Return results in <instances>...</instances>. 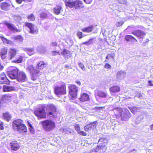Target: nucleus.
<instances>
[{"instance_id":"53","label":"nucleus","mask_w":153,"mask_h":153,"mask_svg":"<svg viewBox=\"0 0 153 153\" xmlns=\"http://www.w3.org/2000/svg\"><path fill=\"white\" fill-rule=\"evenodd\" d=\"M104 108L103 107H95L94 108V109L96 110H99Z\"/></svg>"},{"instance_id":"27","label":"nucleus","mask_w":153,"mask_h":153,"mask_svg":"<svg viewBox=\"0 0 153 153\" xmlns=\"http://www.w3.org/2000/svg\"><path fill=\"white\" fill-rule=\"evenodd\" d=\"M70 53V51L65 48L64 49L61 53V54L65 59L68 58L69 57Z\"/></svg>"},{"instance_id":"25","label":"nucleus","mask_w":153,"mask_h":153,"mask_svg":"<svg viewBox=\"0 0 153 153\" xmlns=\"http://www.w3.org/2000/svg\"><path fill=\"white\" fill-rule=\"evenodd\" d=\"M120 90V87L117 85H114L109 88L110 91L113 93H116L119 92Z\"/></svg>"},{"instance_id":"32","label":"nucleus","mask_w":153,"mask_h":153,"mask_svg":"<svg viewBox=\"0 0 153 153\" xmlns=\"http://www.w3.org/2000/svg\"><path fill=\"white\" fill-rule=\"evenodd\" d=\"M24 50L30 56L33 55L35 53L34 49L33 48H25Z\"/></svg>"},{"instance_id":"11","label":"nucleus","mask_w":153,"mask_h":153,"mask_svg":"<svg viewBox=\"0 0 153 153\" xmlns=\"http://www.w3.org/2000/svg\"><path fill=\"white\" fill-rule=\"evenodd\" d=\"M16 79L18 82H24L27 80V77L24 72L19 71Z\"/></svg>"},{"instance_id":"36","label":"nucleus","mask_w":153,"mask_h":153,"mask_svg":"<svg viewBox=\"0 0 153 153\" xmlns=\"http://www.w3.org/2000/svg\"><path fill=\"white\" fill-rule=\"evenodd\" d=\"M115 56V54L114 53L108 54L107 56L106 57V59L105 60V62H108V61L107 59L109 60V59H112L113 60Z\"/></svg>"},{"instance_id":"34","label":"nucleus","mask_w":153,"mask_h":153,"mask_svg":"<svg viewBox=\"0 0 153 153\" xmlns=\"http://www.w3.org/2000/svg\"><path fill=\"white\" fill-rule=\"evenodd\" d=\"M62 9V7L61 6L57 5L53 9L54 13L56 15H58L60 13V11Z\"/></svg>"},{"instance_id":"14","label":"nucleus","mask_w":153,"mask_h":153,"mask_svg":"<svg viewBox=\"0 0 153 153\" xmlns=\"http://www.w3.org/2000/svg\"><path fill=\"white\" fill-rule=\"evenodd\" d=\"M7 49L6 47H4L1 49L0 52V55L1 59L4 62L7 61Z\"/></svg>"},{"instance_id":"4","label":"nucleus","mask_w":153,"mask_h":153,"mask_svg":"<svg viewBox=\"0 0 153 153\" xmlns=\"http://www.w3.org/2000/svg\"><path fill=\"white\" fill-rule=\"evenodd\" d=\"M44 130L46 131H51L56 127L55 123L51 120H46L40 122Z\"/></svg>"},{"instance_id":"15","label":"nucleus","mask_w":153,"mask_h":153,"mask_svg":"<svg viewBox=\"0 0 153 153\" xmlns=\"http://www.w3.org/2000/svg\"><path fill=\"white\" fill-rule=\"evenodd\" d=\"M131 34L140 39L143 38L146 35L144 31L140 30H137L132 31Z\"/></svg>"},{"instance_id":"21","label":"nucleus","mask_w":153,"mask_h":153,"mask_svg":"<svg viewBox=\"0 0 153 153\" xmlns=\"http://www.w3.org/2000/svg\"><path fill=\"white\" fill-rule=\"evenodd\" d=\"M95 95L101 98H106L107 94L106 92L100 90H97L95 92Z\"/></svg>"},{"instance_id":"57","label":"nucleus","mask_w":153,"mask_h":153,"mask_svg":"<svg viewBox=\"0 0 153 153\" xmlns=\"http://www.w3.org/2000/svg\"><path fill=\"white\" fill-rule=\"evenodd\" d=\"M51 45L53 47H56L57 46V43L56 42H53L51 43Z\"/></svg>"},{"instance_id":"45","label":"nucleus","mask_w":153,"mask_h":153,"mask_svg":"<svg viewBox=\"0 0 153 153\" xmlns=\"http://www.w3.org/2000/svg\"><path fill=\"white\" fill-rule=\"evenodd\" d=\"M74 128L75 130L78 132L80 130L79 125L78 124H76L74 126Z\"/></svg>"},{"instance_id":"49","label":"nucleus","mask_w":153,"mask_h":153,"mask_svg":"<svg viewBox=\"0 0 153 153\" xmlns=\"http://www.w3.org/2000/svg\"><path fill=\"white\" fill-rule=\"evenodd\" d=\"M28 124V126L30 127V128H29V129L30 130V132H31L33 131V128L32 127V125L30 124V123L29 121H27Z\"/></svg>"},{"instance_id":"43","label":"nucleus","mask_w":153,"mask_h":153,"mask_svg":"<svg viewBox=\"0 0 153 153\" xmlns=\"http://www.w3.org/2000/svg\"><path fill=\"white\" fill-rule=\"evenodd\" d=\"M0 38L3 41L6 42L7 43L9 44L10 43V40L7 39L6 38L4 37L3 36H0Z\"/></svg>"},{"instance_id":"33","label":"nucleus","mask_w":153,"mask_h":153,"mask_svg":"<svg viewBox=\"0 0 153 153\" xmlns=\"http://www.w3.org/2000/svg\"><path fill=\"white\" fill-rule=\"evenodd\" d=\"M99 145L102 146L105 145L108 142V140L106 138L101 137L99 140Z\"/></svg>"},{"instance_id":"61","label":"nucleus","mask_w":153,"mask_h":153,"mask_svg":"<svg viewBox=\"0 0 153 153\" xmlns=\"http://www.w3.org/2000/svg\"><path fill=\"white\" fill-rule=\"evenodd\" d=\"M82 44V45H90V44H89V42L88 41H86L85 42H83Z\"/></svg>"},{"instance_id":"18","label":"nucleus","mask_w":153,"mask_h":153,"mask_svg":"<svg viewBox=\"0 0 153 153\" xmlns=\"http://www.w3.org/2000/svg\"><path fill=\"white\" fill-rule=\"evenodd\" d=\"M4 24L11 31H12L15 32H20V30L18 29L12 24L6 21L4 22Z\"/></svg>"},{"instance_id":"63","label":"nucleus","mask_w":153,"mask_h":153,"mask_svg":"<svg viewBox=\"0 0 153 153\" xmlns=\"http://www.w3.org/2000/svg\"><path fill=\"white\" fill-rule=\"evenodd\" d=\"M65 67L67 69H69L70 68V66L68 65H65Z\"/></svg>"},{"instance_id":"30","label":"nucleus","mask_w":153,"mask_h":153,"mask_svg":"<svg viewBox=\"0 0 153 153\" xmlns=\"http://www.w3.org/2000/svg\"><path fill=\"white\" fill-rule=\"evenodd\" d=\"M3 117L4 119L6 120L7 122H9L12 118L11 115L8 112L4 113L3 114Z\"/></svg>"},{"instance_id":"10","label":"nucleus","mask_w":153,"mask_h":153,"mask_svg":"<svg viewBox=\"0 0 153 153\" xmlns=\"http://www.w3.org/2000/svg\"><path fill=\"white\" fill-rule=\"evenodd\" d=\"M25 26L30 30L29 33L31 34H37L38 32V30L34 27V25L31 23L26 22L25 23Z\"/></svg>"},{"instance_id":"22","label":"nucleus","mask_w":153,"mask_h":153,"mask_svg":"<svg viewBox=\"0 0 153 153\" xmlns=\"http://www.w3.org/2000/svg\"><path fill=\"white\" fill-rule=\"evenodd\" d=\"M23 58L24 57L22 56L18 55L17 56H15L14 59L12 60V62L15 63H21L23 61Z\"/></svg>"},{"instance_id":"5","label":"nucleus","mask_w":153,"mask_h":153,"mask_svg":"<svg viewBox=\"0 0 153 153\" xmlns=\"http://www.w3.org/2000/svg\"><path fill=\"white\" fill-rule=\"evenodd\" d=\"M47 115L54 118L57 117L58 111L56 106L53 104H48L46 105Z\"/></svg>"},{"instance_id":"19","label":"nucleus","mask_w":153,"mask_h":153,"mask_svg":"<svg viewBox=\"0 0 153 153\" xmlns=\"http://www.w3.org/2000/svg\"><path fill=\"white\" fill-rule=\"evenodd\" d=\"M107 149V147L105 145L102 146L98 145L95 149L94 151L97 153H104Z\"/></svg>"},{"instance_id":"44","label":"nucleus","mask_w":153,"mask_h":153,"mask_svg":"<svg viewBox=\"0 0 153 153\" xmlns=\"http://www.w3.org/2000/svg\"><path fill=\"white\" fill-rule=\"evenodd\" d=\"M60 53L57 51H53L51 52V55L52 56H56L57 55H60Z\"/></svg>"},{"instance_id":"64","label":"nucleus","mask_w":153,"mask_h":153,"mask_svg":"<svg viewBox=\"0 0 153 153\" xmlns=\"http://www.w3.org/2000/svg\"><path fill=\"white\" fill-rule=\"evenodd\" d=\"M143 97L142 95L141 94H140L138 95V97L140 99H142Z\"/></svg>"},{"instance_id":"59","label":"nucleus","mask_w":153,"mask_h":153,"mask_svg":"<svg viewBox=\"0 0 153 153\" xmlns=\"http://www.w3.org/2000/svg\"><path fill=\"white\" fill-rule=\"evenodd\" d=\"M84 1L87 4H90L92 2L93 0H84Z\"/></svg>"},{"instance_id":"2","label":"nucleus","mask_w":153,"mask_h":153,"mask_svg":"<svg viewBox=\"0 0 153 153\" xmlns=\"http://www.w3.org/2000/svg\"><path fill=\"white\" fill-rule=\"evenodd\" d=\"M12 126L13 129L16 130L20 133H24L27 132V127L22 119H17L14 120Z\"/></svg>"},{"instance_id":"46","label":"nucleus","mask_w":153,"mask_h":153,"mask_svg":"<svg viewBox=\"0 0 153 153\" xmlns=\"http://www.w3.org/2000/svg\"><path fill=\"white\" fill-rule=\"evenodd\" d=\"M124 24V22L122 21L118 22H116V25L117 27H119L122 26Z\"/></svg>"},{"instance_id":"52","label":"nucleus","mask_w":153,"mask_h":153,"mask_svg":"<svg viewBox=\"0 0 153 153\" xmlns=\"http://www.w3.org/2000/svg\"><path fill=\"white\" fill-rule=\"evenodd\" d=\"M94 39V38H92L89 39L88 40V42L90 44V45L92 44L93 43H94L93 40Z\"/></svg>"},{"instance_id":"62","label":"nucleus","mask_w":153,"mask_h":153,"mask_svg":"<svg viewBox=\"0 0 153 153\" xmlns=\"http://www.w3.org/2000/svg\"><path fill=\"white\" fill-rule=\"evenodd\" d=\"M75 82L79 85H81V82L79 81H76Z\"/></svg>"},{"instance_id":"55","label":"nucleus","mask_w":153,"mask_h":153,"mask_svg":"<svg viewBox=\"0 0 153 153\" xmlns=\"http://www.w3.org/2000/svg\"><path fill=\"white\" fill-rule=\"evenodd\" d=\"M129 109L131 112L133 113L134 114L136 112L135 110L134 109L135 108L133 107H131L129 108Z\"/></svg>"},{"instance_id":"9","label":"nucleus","mask_w":153,"mask_h":153,"mask_svg":"<svg viewBox=\"0 0 153 153\" xmlns=\"http://www.w3.org/2000/svg\"><path fill=\"white\" fill-rule=\"evenodd\" d=\"M17 50L16 48H10L8 53L7 61L14 59L17 53Z\"/></svg>"},{"instance_id":"12","label":"nucleus","mask_w":153,"mask_h":153,"mask_svg":"<svg viewBox=\"0 0 153 153\" xmlns=\"http://www.w3.org/2000/svg\"><path fill=\"white\" fill-rule=\"evenodd\" d=\"M131 114L129 111L126 109L124 111H122L121 114V119L124 121H127L130 117Z\"/></svg>"},{"instance_id":"31","label":"nucleus","mask_w":153,"mask_h":153,"mask_svg":"<svg viewBox=\"0 0 153 153\" xmlns=\"http://www.w3.org/2000/svg\"><path fill=\"white\" fill-rule=\"evenodd\" d=\"M10 6V4L6 2L1 3L0 5L1 8L3 10H7Z\"/></svg>"},{"instance_id":"37","label":"nucleus","mask_w":153,"mask_h":153,"mask_svg":"<svg viewBox=\"0 0 153 153\" xmlns=\"http://www.w3.org/2000/svg\"><path fill=\"white\" fill-rule=\"evenodd\" d=\"M48 13L47 12L43 11L40 13V17L43 19H45L47 18Z\"/></svg>"},{"instance_id":"58","label":"nucleus","mask_w":153,"mask_h":153,"mask_svg":"<svg viewBox=\"0 0 153 153\" xmlns=\"http://www.w3.org/2000/svg\"><path fill=\"white\" fill-rule=\"evenodd\" d=\"M149 83V84L150 86H153V81L152 80H149L148 81Z\"/></svg>"},{"instance_id":"29","label":"nucleus","mask_w":153,"mask_h":153,"mask_svg":"<svg viewBox=\"0 0 153 153\" xmlns=\"http://www.w3.org/2000/svg\"><path fill=\"white\" fill-rule=\"evenodd\" d=\"M64 1L66 6L70 8H73L74 1L73 0H65Z\"/></svg>"},{"instance_id":"26","label":"nucleus","mask_w":153,"mask_h":153,"mask_svg":"<svg viewBox=\"0 0 153 153\" xmlns=\"http://www.w3.org/2000/svg\"><path fill=\"white\" fill-rule=\"evenodd\" d=\"M94 28V26L91 25L83 28L81 30L83 32L89 33L91 32L93 30Z\"/></svg>"},{"instance_id":"50","label":"nucleus","mask_w":153,"mask_h":153,"mask_svg":"<svg viewBox=\"0 0 153 153\" xmlns=\"http://www.w3.org/2000/svg\"><path fill=\"white\" fill-rule=\"evenodd\" d=\"M88 125H87L84 127V129L86 131H89L91 129Z\"/></svg>"},{"instance_id":"40","label":"nucleus","mask_w":153,"mask_h":153,"mask_svg":"<svg viewBox=\"0 0 153 153\" xmlns=\"http://www.w3.org/2000/svg\"><path fill=\"white\" fill-rule=\"evenodd\" d=\"M124 72L122 71H118L117 73V77L118 78L123 77L124 76Z\"/></svg>"},{"instance_id":"7","label":"nucleus","mask_w":153,"mask_h":153,"mask_svg":"<svg viewBox=\"0 0 153 153\" xmlns=\"http://www.w3.org/2000/svg\"><path fill=\"white\" fill-rule=\"evenodd\" d=\"M68 94L71 98L73 99H75L77 96L78 88L75 85L70 84L68 87Z\"/></svg>"},{"instance_id":"17","label":"nucleus","mask_w":153,"mask_h":153,"mask_svg":"<svg viewBox=\"0 0 153 153\" xmlns=\"http://www.w3.org/2000/svg\"><path fill=\"white\" fill-rule=\"evenodd\" d=\"M10 146L12 150L17 151L20 148L19 143L17 141L13 140L10 143Z\"/></svg>"},{"instance_id":"23","label":"nucleus","mask_w":153,"mask_h":153,"mask_svg":"<svg viewBox=\"0 0 153 153\" xmlns=\"http://www.w3.org/2000/svg\"><path fill=\"white\" fill-rule=\"evenodd\" d=\"M15 89V87L14 86H8L4 85L3 87V91L4 92L11 91H14Z\"/></svg>"},{"instance_id":"51","label":"nucleus","mask_w":153,"mask_h":153,"mask_svg":"<svg viewBox=\"0 0 153 153\" xmlns=\"http://www.w3.org/2000/svg\"><path fill=\"white\" fill-rule=\"evenodd\" d=\"M111 67V65L108 63H106L104 65V67L106 68H110Z\"/></svg>"},{"instance_id":"42","label":"nucleus","mask_w":153,"mask_h":153,"mask_svg":"<svg viewBox=\"0 0 153 153\" xmlns=\"http://www.w3.org/2000/svg\"><path fill=\"white\" fill-rule=\"evenodd\" d=\"M88 126L90 127L91 130L92 129H94L96 127V124L94 122L88 124Z\"/></svg>"},{"instance_id":"8","label":"nucleus","mask_w":153,"mask_h":153,"mask_svg":"<svg viewBox=\"0 0 153 153\" xmlns=\"http://www.w3.org/2000/svg\"><path fill=\"white\" fill-rule=\"evenodd\" d=\"M19 71V70L17 68L14 67L7 72L8 75L11 79H16Z\"/></svg>"},{"instance_id":"16","label":"nucleus","mask_w":153,"mask_h":153,"mask_svg":"<svg viewBox=\"0 0 153 153\" xmlns=\"http://www.w3.org/2000/svg\"><path fill=\"white\" fill-rule=\"evenodd\" d=\"M83 7V3L82 1L79 0L74 1L73 8H75L76 9H79Z\"/></svg>"},{"instance_id":"41","label":"nucleus","mask_w":153,"mask_h":153,"mask_svg":"<svg viewBox=\"0 0 153 153\" xmlns=\"http://www.w3.org/2000/svg\"><path fill=\"white\" fill-rule=\"evenodd\" d=\"M76 35L77 37L80 39H82L84 36L82 32L80 31H78L77 32Z\"/></svg>"},{"instance_id":"47","label":"nucleus","mask_w":153,"mask_h":153,"mask_svg":"<svg viewBox=\"0 0 153 153\" xmlns=\"http://www.w3.org/2000/svg\"><path fill=\"white\" fill-rule=\"evenodd\" d=\"M79 67L82 69L83 71H85V68L84 64L82 63H79L78 64Z\"/></svg>"},{"instance_id":"6","label":"nucleus","mask_w":153,"mask_h":153,"mask_svg":"<svg viewBox=\"0 0 153 153\" xmlns=\"http://www.w3.org/2000/svg\"><path fill=\"white\" fill-rule=\"evenodd\" d=\"M60 86H56L54 88V93L57 96L65 95L67 93L66 84L63 82Z\"/></svg>"},{"instance_id":"39","label":"nucleus","mask_w":153,"mask_h":153,"mask_svg":"<svg viewBox=\"0 0 153 153\" xmlns=\"http://www.w3.org/2000/svg\"><path fill=\"white\" fill-rule=\"evenodd\" d=\"M12 97V94H6L4 95L2 98V99L4 100H9Z\"/></svg>"},{"instance_id":"20","label":"nucleus","mask_w":153,"mask_h":153,"mask_svg":"<svg viewBox=\"0 0 153 153\" xmlns=\"http://www.w3.org/2000/svg\"><path fill=\"white\" fill-rule=\"evenodd\" d=\"M79 100L81 102H85L89 101L90 98L89 95L88 94L86 93H82L80 94Z\"/></svg>"},{"instance_id":"3","label":"nucleus","mask_w":153,"mask_h":153,"mask_svg":"<svg viewBox=\"0 0 153 153\" xmlns=\"http://www.w3.org/2000/svg\"><path fill=\"white\" fill-rule=\"evenodd\" d=\"M46 106L45 104H41L34 110L33 113L38 119H45L47 118V114L45 111Z\"/></svg>"},{"instance_id":"54","label":"nucleus","mask_w":153,"mask_h":153,"mask_svg":"<svg viewBox=\"0 0 153 153\" xmlns=\"http://www.w3.org/2000/svg\"><path fill=\"white\" fill-rule=\"evenodd\" d=\"M5 100H3L2 98L1 100L0 101V106H3V105L5 103V102L4 101Z\"/></svg>"},{"instance_id":"56","label":"nucleus","mask_w":153,"mask_h":153,"mask_svg":"<svg viewBox=\"0 0 153 153\" xmlns=\"http://www.w3.org/2000/svg\"><path fill=\"white\" fill-rule=\"evenodd\" d=\"M3 122H0V128L1 130H4V127L3 126Z\"/></svg>"},{"instance_id":"28","label":"nucleus","mask_w":153,"mask_h":153,"mask_svg":"<svg viewBox=\"0 0 153 153\" xmlns=\"http://www.w3.org/2000/svg\"><path fill=\"white\" fill-rule=\"evenodd\" d=\"M11 38L14 41L18 40L20 42H22L24 40L22 36L20 35L14 36H12Z\"/></svg>"},{"instance_id":"38","label":"nucleus","mask_w":153,"mask_h":153,"mask_svg":"<svg viewBox=\"0 0 153 153\" xmlns=\"http://www.w3.org/2000/svg\"><path fill=\"white\" fill-rule=\"evenodd\" d=\"M27 18L29 21H34L35 19V16L32 13L27 16Z\"/></svg>"},{"instance_id":"13","label":"nucleus","mask_w":153,"mask_h":153,"mask_svg":"<svg viewBox=\"0 0 153 153\" xmlns=\"http://www.w3.org/2000/svg\"><path fill=\"white\" fill-rule=\"evenodd\" d=\"M0 83L7 85H9L10 84V80L7 78L4 72L1 73L0 74Z\"/></svg>"},{"instance_id":"60","label":"nucleus","mask_w":153,"mask_h":153,"mask_svg":"<svg viewBox=\"0 0 153 153\" xmlns=\"http://www.w3.org/2000/svg\"><path fill=\"white\" fill-rule=\"evenodd\" d=\"M16 1L17 3L19 4H21L23 1V0H16Z\"/></svg>"},{"instance_id":"1","label":"nucleus","mask_w":153,"mask_h":153,"mask_svg":"<svg viewBox=\"0 0 153 153\" xmlns=\"http://www.w3.org/2000/svg\"><path fill=\"white\" fill-rule=\"evenodd\" d=\"M47 64L43 61H40L37 63L36 68L33 65L28 66L26 70L31 74V77L32 80H36L42 74L39 70L44 69L47 67Z\"/></svg>"},{"instance_id":"24","label":"nucleus","mask_w":153,"mask_h":153,"mask_svg":"<svg viewBox=\"0 0 153 153\" xmlns=\"http://www.w3.org/2000/svg\"><path fill=\"white\" fill-rule=\"evenodd\" d=\"M125 39L127 42H134L135 41L137 42V40L134 37L130 35H126L125 37Z\"/></svg>"},{"instance_id":"35","label":"nucleus","mask_w":153,"mask_h":153,"mask_svg":"<svg viewBox=\"0 0 153 153\" xmlns=\"http://www.w3.org/2000/svg\"><path fill=\"white\" fill-rule=\"evenodd\" d=\"M123 111L122 109L121 108H115L114 111V113L117 116L121 114Z\"/></svg>"},{"instance_id":"48","label":"nucleus","mask_w":153,"mask_h":153,"mask_svg":"<svg viewBox=\"0 0 153 153\" xmlns=\"http://www.w3.org/2000/svg\"><path fill=\"white\" fill-rule=\"evenodd\" d=\"M83 136H85L87 135V133L83 131H78L77 133Z\"/></svg>"}]
</instances>
